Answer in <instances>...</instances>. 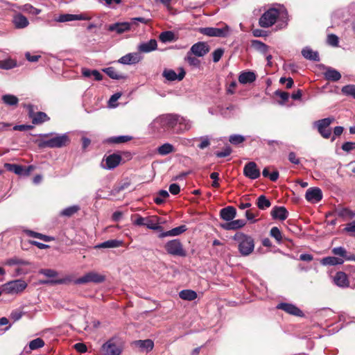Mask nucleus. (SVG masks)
Wrapping results in <instances>:
<instances>
[{
  "label": "nucleus",
  "mask_w": 355,
  "mask_h": 355,
  "mask_svg": "<svg viewBox=\"0 0 355 355\" xmlns=\"http://www.w3.org/2000/svg\"><path fill=\"white\" fill-rule=\"evenodd\" d=\"M177 114H164L156 117L149 127L153 132H175L177 127Z\"/></svg>",
  "instance_id": "nucleus-1"
},
{
  "label": "nucleus",
  "mask_w": 355,
  "mask_h": 355,
  "mask_svg": "<svg viewBox=\"0 0 355 355\" xmlns=\"http://www.w3.org/2000/svg\"><path fill=\"white\" fill-rule=\"evenodd\" d=\"M278 17L283 21V27H285L288 16L284 7L282 6L279 9L274 8L268 9L261 16L259 24L262 28H269L276 22Z\"/></svg>",
  "instance_id": "nucleus-2"
},
{
  "label": "nucleus",
  "mask_w": 355,
  "mask_h": 355,
  "mask_svg": "<svg viewBox=\"0 0 355 355\" xmlns=\"http://www.w3.org/2000/svg\"><path fill=\"white\" fill-rule=\"evenodd\" d=\"M55 136L52 138H50L49 139H46L43 141L40 144V147L41 148H62L64 146H66L70 141V139L68 136L67 133L59 135L55 133H49V134H45L43 136L44 137H49V135Z\"/></svg>",
  "instance_id": "nucleus-3"
},
{
  "label": "nucleus",
  "mask_w": 355,
  "mask_h": 355,
  "mask_svg": "<svg viewBox=\"0 0 355 355\" xmlns=\"http://www.w3.org/2000/svg\"><path fill=\"white\" fill-rule=\"evenodd\" d=\"M234 239L239 243V250L243 256H248L253 252L254 242L250 236L238 232L234 235Z\"/></svg>",
  "instance_id": "nucleus-4"
},
{
  "label": "nucleus",
  "mask_w": 355,
  "mask_h": 355,
  "mask_svg": "<svg viewBox=\"0 0 355 355\" xmlns=\"http://www.w3.org/2000/svg\"><path fill=\"white\" fill-rule=\"evenodd\" d=\"M221 28L205 27L199 28V32L208 37H227L232 32L231 28L225 23H221Z\"/></svg>",
  "instance_id": "nucleus-5"
},
{
  "label": "nucleus",
  "mask_w": 355,
  "mask_h": 355,
  "mask_svg": "<svg viewBox=\"0 0 355 355\" xmlns=\"http://www.w3.org/2000/svg\"><path fill=\"white\" fill-rule=\"evenodd\" d=\"M164 248L168 254L184 257L187 256V252L179 239H173L168 241Z\"/></svg>",
  "instance_id": "nucleus-6"
},
{
  "label": "nucleus",
  "mask_w": 355,
  "mask_h": 355,
  "mask_svg": "<svg viewBox=\"0 0 355 355\" xmlns=\"http://www.w3.org/2000/svg\"><path fill=\"white\" fill-rule=\"evenodd\" d=\"M122 346L112 338L105 343L101 347L103 355H121Z\"/></svg>",
  "instance_id": "nucleus-7"
},
{
  "label": "nucleus",
  "mask_w": 355,
  "mask_h": 355,
  "mask_svg": "<svg viewBox=\"0 0 355 355\" xmlns=\"http://www.w3.org/2000/svg\"><path fill=\"white\" fill-rule=\"evenodd\" d=\"M105 280V276L98 273L94 271H92L86 273L85 275L76 279L74 281L76 284H85L87 283H95L99 284L103 282Z\"/></svg>",
  "instance_id": "nucleus-8"
},
{
  "label": "nucleus",
  "mask_w": 355,
  "mask_h": 355,
  "mask_svg": "<svg viewBox=\"0 0 355 355\" xmlns=\"http://www.w3.org/2000/svg\"><path fill=\"white\" fill-rule=\"evenodd\" d=\"M334 121V118L328 117L318 120L314 123V125L317 128L318 132L323 138H330L331 135V130L329 127Z\"/></svg>",
  "instance_id": "nucleus-9"
},
{
  "label": "nucleus",
  "mask_w": 355,
  "mask_h": 355,
  "mask_svg": "<svg viewBox=\"0 0 355 355\" xmlns=\"http://www.w3.org/2000/svg\"><path fill=\"white\" fill-rule=\"evenodd\" d=\"M26 287V282L22 279L10 281L3 285L4 290L6 293L11 294L20 293Z\"/></svg>",
  "instance_id": "nucleus-10"
},
{
  "label": "nucleus",
  "mask_w": 355,
  "mask_h": 355,
  "mask_svg": "<svg viewBox=\"0 0 355 355\" xmlns=\"http://www.w3.org/2000/svg\"><path fill=\"white\" fill-rule=\"evenodd\" d=\"M121 161V155L114 153L103 159L101 166L107 170L114 169L120 164Z\"/></svg>",
  "instance_id": "nucleus-11"
},
{
  "label": "nucleus",
  "mask_w": 355,
  "mask_h": 355,
  "mask_svg": "<svg viewBox=\"0 0 355 355\" xmlns=\"http://www.w3.org/2000/svg\"><path fill=\"white\" fill-rule=\"evenodd\" d=\"M176 118L178 120L175 133L181 134L189 131L192 128L193 122L190 119L178 114Z\"/></svg>",
  "instance_id": "nucleus-12"
},
{
  "label": "nucleus",
  "mask_w": 355,
  "mask_h": 355,
  "mask_svg": "<svg viewBox=\"0 0 355 355\" xmlns=\"http://www.w3.org/2000/svg\"><path fill=\"white\" fill-rule=\"evenodd\" d=\"M209 50L210 47L207 42H198L191 46L189 51L197 57H203Z\"/></svg>",
  "instance_id": "nucleus-13"
},
{
  "label": "nucleus",
  "mask_w": 355,
  "mask_h": 355,
  "mask_svg": "<svg viewBox=\"0 0 355 355\" xmlns=\"http://www.w3.org/2000/svg\"><path fill=\"white\" fill-rule=\"evenodd\" d=\"M322 190L318 187H311L305 193L306 200L311 203L319 202L322 199Z\"/></svg>",
  "instance_id": "nucleus-14"
},
{
  "label": "nucleus",
  "mask_w": 355,
  "mask_h": 355,
  "mask_svg": "<svg viewBox=\"0 0 355 355\" xmlns=\"http://www.w3.org/2000/svg\"><path fill=\"white\" fill-rule=\"evenodd\" d=\"M243 174L245 177L255 180L259 178L260 171L257 168V164L254 162L247 163L243 168Z\"/></svg>",
  "instance_id": "nucleus-15"
},
{
  "label": "nucleus",
  "mask_w": 355,
  "mask_h": 355,
  "mask_svg": "<svg viewBox=\"0 0 355 355\" xmlns=\"http://www.w3.org/2000/svg\"><path fill=\"white\" fill-rule=\"evenodd\" d=\"M277 309L283 310L286 313L295 316H303L304 315L298 307L290 303H279L277 305Z\"/></svg>",
  "instance_id": "nucleus-16"
},
{
  "label": "nucleus",
  "mask_w": 355,
  "mask_h": 355,
  "mask_svg": "<svg viewBox=\"0 0 355 355\" xmlns=\"http://www.w3.org/2000/svg\"><path fill=\"white\" fill-rule=\"evenodd\" d=\"M141 58L139 52L130 53L122 56L119 62L123 64H134L139 62Z\"/></svg>",
  "instance_id": "nucleus-17"
},
{
  "label": "nucleus",
  "mask_w": 355,
  "mask_h": 355,
  "mask_svg": "<svg viewBox=\"0 0 355 355\" xmlns=\"http://www.w3.org/2000/svg\"><path fill=\"white\" fill-rule=\"evenodd\" d=\"M6 166L8 170L15 173L17 175H28L30 172L33 169V166L24 168L22 166L15 164H7Z\"/></svg>",
  "instance_id": "nucleus-18"
},
{
  "label": "nucleus",
  "mask_w": 355,
  "mask_h": 355,
  "mask_svg": "<svg viewBox=\"0 0 355 355\" xmlns=\"http://www.w3.org/2000/svg\"><path fill=\"white\" fill-rule=\"evenodd\" d=\"M131 22H118L111 24L108 27V30L110 31H114L118 34H121L125 31H128L132 28Z\"/></svg>",
  "instance_id": "nucleus-19"
},
{
  "label": "nucleus",
  "mask_w": 355,
  "mask_h": 355,
  "mask_svg": "<svg viewBox=\"0 0 355 355\" xmlns=\"http://www.w3.org/2000/svg\"><path fill=\"white\" fill-rule=\"evenodd\" d=\"M331 252L336 255L338 256V258L344 259L345 261H355V254H350L347 252L345 248L343 247H336L334 248L331 250Z\"/></svg>",
  "instance_id": "nucleus-20"
},
{
  "label": "nucleus",
  "mask_w": 355,
  "mask_h": 355,
  "mask_svg": "<svg viewBox=\"0 0 355 355\" xmlns=\"http://www.w3.org/2000/svg\"><path fill=\"white\" fill-rule=\"evenodd\" d=\"M271 216L273 219L284 220L288 216V212L284 207L275 206L270 211Z\"/></svg>",
  "instance_id": "nucleus-21"
},
{
  "label": "nucleus",
  "mask_w": 355,
  "mask_h": 355,
  "mask_svg": "<svg viewBox=\"0 0 355 355\" xmlns=\"http://www.w3.org/2000/svg\"><path fill=\"white\" fill-rule=\"evenodd\" d=\"M157 42L156 40L151 39L146 42L140 43L137 49L141 53H150L157 49Z\"/></svg>",
  "instance_id": "nucleus-22"
},
{
  "label": "nucleus",
  "mask_w": 355,
  "mask_h": 355,
  "mask_svg": "<svg viewBox=\"0 0 355 355\" xmlns=\"http://www.w3.org/2000/svg\"><path fill=\"white\" fill-rule=\"evenodd\" d=\"M333 280L334 283L339 287L345 288L349 286L347 276L344 272H336Z\"/></svg>",
  "instance_id": "nucleus-23"
},
{
  "label": "nucleus",
  "mask_w": 355,
  "mask_h": 355,
  "mask_svg": "<svg viewBox=\"0 0 355 355\" xmlns=\"http://www.w3.org/2000/svg\"><path fill=\"white\" fill-rule=\"evenodd\" d=\"M236 215V210L232 206H228L225 207L220 211V218L226 221L230 222L233 220Z\"/></svg>",
  "instance_id": "nucleus-24"
},
{
  "label": "nucleus",
  "mask_w": 355,
  "mask_h": 355,
  "mask_svg": "<svg viewBox=\"0 0 355 355\" xmlns=\"http://www.w3.org/2000/svg\"><path fill=\"white\" fill-rule=\"evenodd\" d=\"M323 74L324 78L330 81L336 82L341 78L340 73L336 69L330 67H327L325 68V71L324 72Z\"/></svg>",
  "instance_id": "nucleus-25"
},
{
  "label": "nucleus",
  "mask_w": 355,
  "mask_h": 355,
  "mask_svg": "<svg viewBox=\"0 0 355 355\" xmlns=\"http://www.w3.org/2000/svg\"><path fill=\"white\" fill-rule=\"evenodd\" d=\"M257 78V76L253 71H242L239 76V81L241 84H248L253 83Z\"/></svg>",
  "instance_id": "nucleus-26"
},
{
  "label": "nucleus",
  "mask_w": 355,
  "mask_h": 355,
  "mask_svg": "<svg viewBox=\"0 0 355 355\" xmlns=\"http://www.w3.org/2000/svg\"><path fill=\"white\" fill-rule=\"evenodd\" d=\"M246 222L243 219H237L230 220V222L222 225V227L226 230H235L245 226Z\"/></svg>",
  "instance_id": "nucleus-27"
},
{
  "label": "nucleus",
  "mask_w": 355,
  "mask_h": 355,
  "mask_svg": "<svg viewBox=\"0 0 355 355\" xmlns=\"http://www.w3.org/2000/svg\"><path fill=\"white\" fill-rule=\"evenodd\" d=\"M123 241L117 239H110L96 245V248H115L122 246Z\"/></svg>",
  "instance_id": "nucleus-28"
},
{
  "label": "nucleus",
  "mask_w": 355,
  "mask_h": 355,
  "mask_svg": "<svg viewBox=\"0 0 355 355\" xmlns=\"http://www.w3.org/2000/svg\"><path fill=\"white\" fill-rule=\"evenodd\" d=\"M302 56L306 60L319 61L320 58L317 51H313L310 47L306 46L302 50Z\"/></svg>",
  "instance_id": "nucleus-29"
},
{
  "label": "nucleus",
  "mask_w": 355,
  "mask_h": 355,
  "mask_svg": "<svg viewBox=\"0 0 355 355\" xmlns=\"http://www.w3.org/2000/svg\"><path fill=\"white\" fill-rule=\"evenodd\" d=\"M344 263V259L337 257H326L320 260L322 266H336L341 265Z\"/></svg>",
  "instance_id": "nucleus-30"
},
{
  "label": "nucleus",
  "mask_w": 355,
  "mask_h": 355,
  "mask_svg": "<svg viewBox=\"0 0 355 355\" xmlns=\"http://www.w3.org/2000/svg\"><path fill=\"white\" fill-rule=\"evenodd\" d=\"M135 345L146 352L151 351L154 347L153 340L150 339L136 340Z\"/></svg>",
  "instance_id": "nucleus-31"
},
{
  "label": "nucleus",
  "mask_w": 355,
  "mask_h": 355,
  "mask_svg": "<svg viewBox=\"0 0 355 355\" xmlns=\"http://www.w3.org/2000/svg\"><path fill=\"white\" fill-rule=\"evenodd\" d=\"M187 228L186 225H180L179 227H176L175 228H173L168 231L164 232L161 234V237H165V236H178L185 231H187Z\"/></svg>",
  "instance_id": "nucleus-32"
},
{
  "label": "nucleus",
  "mask_w": 355,
  "mask_h": 355,
  "mask_svg": "<svg viewBox=\"0 0 355 355\" xmlns=\"http://www.w3.org/2000/svg\"><path fill=\"white\" fill-rule=\"evenodd\" d=\"M30 116L32 118V122L34 124H40L49 120V117L43 112L33 113L31 114Z\"/></svg>",
  "instance_id": "nucleus-33"
},
{
  "label": "nucleus",
  "mask_w": 355,
  "mask_h": 355,
  "mask_svg": "<svg viewBox=\"0 0 355 355\" xmlns=\"http://www.w3.org/2000/svg\"><path fill=\"white\" fill-rule=\"evenodd\" d=\"M103 71H104L112 79L121 80L126 78V76L118 73L112 67L105 68L103 69Z\"/></svg>",
  "instance_id": "nucleus-34"
},
{
  "label": "nucleus",
  "mask_w": 355,
  "mask_h": 355,
  "mask_svg": "<svg viewBox=\"0 0 355 355\" xmlns=\"http://www.w3.org/2000/svg\"><path fill=\"white\" fill-rule=\"evenodd\" d=\"M196 291L189 289L182 290L179 293V297L184 300L193 301L197 298Z\"/></svg>",
  "instance_id": "nucleus-35"
},
{
  "label": "nucleus",
  "mask_w": 355,
  "mask_h": 355,
  "mask_svg": "<svg viewBox=\"0 0 355 355\" xmlns=\"http://www.w3.org/2000/svg\"><path fill=\"white\" fill-rule=\"evenodd\" d=\"M13 23L16 28H24L28 25V21L26 17L22 15H17L14 17Z\"/></svg>",
  "instance_id": "nucleus-36"
},
{
  "label": "nucleus",
  "mask_w": 355,
  "mask_h": 355,
  "mask_svg": "<svg viewBox=\"0 0 355 355\" xmlns=\"http://www.w3.org/2000/svg\"><path fill=\"white\" fill-rule=\"evenodd\" d=\"M159 39L163 43L171 42L176 40L175 33L170 31L161 33L159 36Z\"/></svg>",
  "instance_id": "nucleus-37"
},
{
  "label": "nucleus",
  "mask_w": 355,
  "mask_h": 355,
  "mask_svg": "<svg viewBox=\"0 0 355 355\" xmlns=\"http://www.w3.org/2000/svg\"><path fill=\"white\" fill-rule=\"evenodd\" d=\"M174 151L173 146L169 143H165L157 148V153L160 155H166Z\"/></svg>",
  "instance_id": "nucleus-38"
},
{
  "label": "nucleus",
  "mask_w": 355,
  "mask_h": 355,
  "mask_svg": "<svg viewBox=\"0 0 355 355\" xmlns=\"http://www.w3.org/2000/svg\"><path fill=\"white\" fill-rule=\"evenodd\" d=\"M1 100L3 103L9 106L17 105L19 102L18 98L12 94H5L2 96Z\"/></svg>",
  "instance_id": "nucleus-39"
},
{
  "label": "nucleus",
  "mask_w": 355,
  "mask_h": 355,
  "mask_svg": "<svg viewBox=\"0 0 355 355\" xmlns=\"http://www.w3.org/2000/svg\"><path fill=\"white\" fill-rule=\"evenodd\" d=\"M252 45L256 50L263 55H266L268 51V46L259 40H253L252 42Z\"/></svg>",
  "instance_id": "nucleus-40"
},
{
  "label": "nucleus",
  "mask_w": 355,
  "mask_h": 355,
  "mask_svg": "<svg viewBox=\"0 0 355 355\" xmlns=\"http://www.w3.org/2000/svg\"><path fill=\"white\" fill-rule=\"evenodd\" d=\"M257 205L259 209L264 210L270 207V201L263 195L260 196L257 200Z\"/></svg>",
  "instance_id": "nucleus-41"
},
{
  "label": "nucleus",
  "mask_w": 355,
  "mask_h": 355,
  "mask_svg": "<svg viewBox=\"0 0 355 355\" xmlns=\"http://www.w3.org/2000/svg\"><path fill=\"white\" fill-rule=\"evenodd\" d=\"M4 264L6 266H12L15 265H28V262L22 259L15 257L6 260Z\"/></svg>",
  "instance_id": "nucleus-42"
},
{
  "label": "nucleus",
  "mask_w": 355,
  "mask_h": 355,
  "mask_svg": "<svg viewBox=\"0 0 355 355\" xmlns=\"http://www.w3.org/2000/svg\"><path fill=\"white\" fill-rule=\"evenodd\" d=\"M132 139V137L128 135L118 136L109 138L107 141L112 144H122L130 141Z\"/></svg>",
  "instance_id": "nucleus-43"
},
{
  "label": "nucleus",
  "mask_w": 355,
  "mask_h": 355,
  "mask_svg": "<svg viewBox=\"0 0 355 355\" xmlns=\"http://www.w3.org/2000/svg\"><path fill=\"white\" fill-rule=\"evenodd\" d=\"M80 209L79 206L73 205L68 207L61 211L60 215L63 216L70 217L76 214Z\"/></svg>",
  "instance_id": "nucleus-44"
},
{
  "label": "nucleus",
  "mask_w": 355,
  "mask_h": 355,
  "mask_svg": "<svg viewBox=\"0 0 355 355\" xmlns=\"http://www.w3.org/2000/svg\"><path fill=\"white\" fill-rule=\"evenodd\" d=\"M193 55V53H190V51H188L185 60L189 64V65L195 67H199L200 65V61Z\"/></svg>",
  "instance_id": "nucleus-45"
},
{
  "label": "nucleus",
  "mask_w": 355,
  "mask_h": 355,
  "mask_svg": "<svg viewBox=\"0 0 355 355\" xmlns=\"http://www.w3.org/2000/svg\"><path fill=\"white\" fill-rule=\"evenodd\" d=\"M342 93L355 99V85H347L342 87Z\"/></svg>",
  "instance_id": "nucleus-46"
},
{
  "label": "nucleus",
  "mask_w": 355,
  "mask_h": 355,
  "mask_svg": "<svg viewBox=\"0 0 355 355\" xmlns=\"http://www.w3.org/2000/svg\"><path fill=\"white\" fill-rule=\"evenodd\" d=\"M44 342L40 338H35V339L31 340L28 345L29 348L31 350L40 349V348L44 347Z\"/></svg>",
  "instance_id": "nucleus-47"
},
{
  "label": "nucleus",
  "mask_w": 355,
  "mask_h": 355,
  "mask_svg": "<svg viewBox=\"0 0 355 355\" xmlns=\"http://www.w3.org/2000/svg\"><path fill=\"white\" fill-rule=\"evenodd\" d=\"M245 140L244 136L241 135H232L229 137V141L233 145H239L243 143Z\"/></svg>",
  "instance_id": "nucleus-48"
},
{
  "label": "nucleus",
  "mask_w": 355,
  "mask_h": 355,
  "mask_svg": "<svg viewBox=\"0 0 355 355\" xmlns=\"http://www.w3.org/2000/svg\"><path fill=\"white\" fill-rule=\"evenodd\" d=\"M55 21L57 22H60V23L75 21L74 15L73 14H62V15H60L57 18H55Z\"/></svg>",
  "instance_id": "nucleus-49"
},
{
  "label": "nucleus",
  "mask_w": 355,
  "mask_h": 355,
  "mask_svg": "<svg viewBox=\"0 0 355 355\" xmlns=\"http://www.w3.org/2000/svg\"><path fill=\"white\" fill-rule=\"evenodd\" d=\"M16 67V62L12 60H5L0 61V69H10Z\"/></svg>",
  "instance_id": "nucleus-50"
},
{
  "label": "nucleus",
  "mask_w": 355,
  "mask_h": 355,
  "mask_svg": "<svg viewBox=\"0 0 355 355\" xmlns=\"http://www.w3.org/2000/svg\"><path fill=\"white\" fill-rule=\"evenodd\" d=\"M22 10L35 15H39L41 12V10L33 7L29 3L24 5L22 7Z\"/></svg>",
  "instance_id": "nucleus-51"
},
{
  "label": "nucleus",
  "mask_w": 355,
  "mask_h": 355,
  "mask_svg": "<svg viewBox=\"0 0 355 355\" xmlns=\"http://www.w3.org/2000/svg\"><path fill=\"white\" fill-rule=\"evenodd\" d=\"M144 226H146L148 229L153 230H156L159 227L155 220V218H146Z\"/></svg>",
  "instance_id": "nucleus-52"
},
{
  "label": "nucleus",
  "mask_w": 355,
  "mask_h": 355,
  "mask_svg": "<svg viewBox=\"0 0 355 355\" xmlns=\"http://www.w3.org/2000/svg\"><path fill=\"white\" fill-rule=\"evenodd\" d=\"M270 235L273 237L278 243L282 241V233L277 227H273L271 228Z\"/></svg>",
  "instance_id": "nucleus-53"
},
{
  "label": "nucleus",
  "mask_w": 355,
  "mask_h": 355,
  "mask_svg": "<svg viewBox=\"0 0 355 355\" xmlns=\"http://www.w3.org/2000/svg\"><path fill=\"white\" fill-rule=\"evenodd\" d=\"M163 76L168 80H177V73L172 69H165L163 71Z\"/></svg>",
  "instance_id": "nucleus-54"
},
{
  "label": "nucleus",
  "mask_w": 355,
  "mask_h": 355,
  "mask_svg": "<svg viewBox=\"0 0 355 355\" xmlns=\"http://www.w3.org/2000/svg\"><path fill=\"white\" fill-rule=\"evenodd\" d=\"M223 53H224V50L222 48H218V49H216L212 53L213 62H218L222 58Z\"/></svg>",
  "instance_id": "nucleus-55"
},
{
  "label": "nucleus",
  "mask_w": 355,
  "mask_h": 355,
  "mask_svg": "<svg viewBox=\"0 0 355 355\" xmlns=\"http://www.w3.org/2000/svg\"><path fill=\"white\" fill-rule=\"evenodd\" d=\"M130 186V182H125L123 183H119V184L115 185L112 189V193H117L120 191L127 189Z\"/></svg>",
  "instance_id": "nucleus-56"
},
{
  "label": "nucleus",
  "mask_w": 355,
  "mask_h": 355,
  "mask_svg": "<svg viewBox=\"0 0 355 355\" xmlns=\"http://www.w3.org/2000/svg\"><path fill=\"white\" fill-rule=\"evenodd\" d=\"M327 43L332 46H338L339 43L338 37L334 34H329L327 36Z\"/></svg>",
  "instance_id": "nucleus-57"
},
{
  "label": "nucleus",
  "mask_w": 355,
  "mask_h": 355,
  "mask_svg": "<svg viewBox=\"0 0 355 355\" xmlns=\"http://www.w3.org/2000/svg\"><path fill=\"white\" fill-rule=\"evenodd\" d=\"M200 140L201 142L198 144V148L200 149H204L210 145V139L209 136L201 137H200Z\"/></svg>",
  "instance_id": "nucleus-58"
},
{
  "label": "nucleus",
  "mask_w": 355,
  "mask_h": 355,
  "mask_svg": "<svg viewBox=\"0 0 355 355\" xmlns=\"http://www.w3.org/2000/svg\"><path fill=\"white\" fill-rule=\"evenodd\" d=\"M341 148L343 150L349 153L350 151L355 149V142L347 141L343 144Z\"/></svg>",
  "instance_id": "nucleus-59"
},
{
  "label": "nucleus",
  "mask_w": 355,
  "mask_h": 355,
  "mask_svg": "<svg viewBox=\"0 0 355 355\" xmlns=\"http://www.w3.org/2000/svg\"><path fill=\"white\" fill-rule=\"evenodd\" d=\"M232 153V148L230 146H226L222 151L216 152V155L218 157H225L229 156Z\"/></svg>",
  "instance_id": "nucleus-60"
},
{
  "label": "nucleus",
  "mask_w": 355,
  "mask_h": 355,
  "mask_svg": "<svg viewBox=\"0 0 355 355\" xmlns=\"http://www.w3.org/2000/svg\"><path fill=\"white\" fill-rule=\"evenodd\" d=\"M40 272L48 277H55L58 275V272L51 269H42Z\"/></svg>",
  "instance_id": "nucleus-61"
},
{
  "label": "nucleus",
  "mask_w": 355,
  "mask_h": 355,
  "mask_svg": "<svg viewBox=\"0 0 355 355\" xmlns=\"http://www.w3.org/2000/svg\"><path fill=\"white\" fill-rule=\"evenodd\" d=\"M344 231L349 233L351 235L355 234V220L347 223L344 228Z\"/></svg>",
  "instance_id": "nucleus-62"
},
{
  "label": "nucleus",
  "mask_w": 355,
  "mask_h": 355,
  "mask_svg": "<svg viewBox=\"0 0 355 355\" xmlns=\"http://www.w3.org/2000/svg\"><path fill=\"white\" fill-rule=\"evenodd\" d=\"M211 179L213 180V182L211 186L215 188H218L219 187L218 179H219V173L217 172H213L210 175Z\"/></svg>",
  "instance_id": "nucleus-63"
},
{
  "label": "nucleus",
  "mask_w": 355,
  "mask_h": 355,
  "mask_svg": "<svg viewBox=\"0 0 355 355\" xmlns=\"http://www.w3.org/2000/svg\"><path fill=\"white\" fill-rule=\"evenodd\" d=\"M275 94L282 100V102L281 104H284L286 101H288L289 98V94L286 92H282V91H276Z\"/></svg>",
  "instance_id": "nucleus-64"
}]
</instances>
